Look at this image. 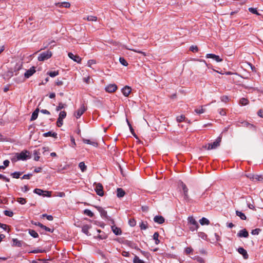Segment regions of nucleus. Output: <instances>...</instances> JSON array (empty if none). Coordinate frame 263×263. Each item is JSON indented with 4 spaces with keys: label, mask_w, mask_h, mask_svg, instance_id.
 <instances>
[{
    "label": "nucleus",
    "mask_w": 263,
    "mask_h": 263,
    "mask_svg": "<svg viewBox=\"0 0 263 263\" xmlns=\"http://www.w3.org/2000/svg\"><path fill=\"white\" fill-rule=\"evenodd\" d=\"M15 156L16 158H13L12 161H16V160H26V159L30 158V157L29 156V152L28 151H22L20 153H16Z\"/></svg>",
    "instance_id": "f257e3e1"
},
{
    "label": "nucleus",
    "mask_w": 263,
    "mask_h": 263,
    "mask_svg": "<svg viewBox=\"0 0 263 263\" xmlns=\"http://www.w3.org/2000/svg\"><path fill=\"white\" fill-rule=\"evenodd\" d=\"M52 56V52L49 50L40 53L38 57V60L39 61H44L48 60Z\"/></svg>",
    "instance_id": "f03ea898"
},
{
    "label": "nucleus",
    "mask_w": 263,
    "mask_h": 263,
    "mask_svg": "<svg viewBox=\"0 0 263 263\" xmlns=\"http://www.w3.org/2000/svg\"><path fill=\"white\" fill-rule=\"evenodd\" d=\"M187 220L189 223L191 225V226L190 227V230L191 231H194L198 228L199 225L193 217H189Z\"/></svg>",
    "instance_id": "7ed1b4c3"
},
{
    "label": "nucleus",
    "mask_w": 263,
    "mask_h": 263,
    "mask_svg": "<svg viewBox=\"0 0 263 263\" xmlns=\"http://www.w3.org/2000/svg\"><path fill=\"white\" fill-rule=\"evenodd\" d=\"M66 112L65 111H61L59 115V118L57 122V125L58 127H61L63 124V119L66 117Z\"/></svg>",
    "instance_id": "20e7f679"
},
{
    "label": "nucleus",
    "mask_w": 263,
    "mask_h": 263,
    "mask_svg": "<svg viewBox=\"0 0 263 263\" xmlns=\"http://www.w3.org/2000/svg\"><path fill=\"white\" fill-rule=\"evenodd\" d=\"M181 187L183 192V198L184 200L187 202H189L191 199L189 197V196L188 195V189L186 185L183 183V182H181Z\"/></svg>",
    "instance_id": "39448f33"
},
{
    "label": "nucleus",
    "mask_w": 263,
    "mask_h": 263,
    "mask_svg": "<svg viewBox=\"0 0 263 263\" xmlns=\"http://www.w3.org/2000/svg\"><path fill=\"white\" fill-rule=\"evenodd\" d=\"M94 186L96 193L100 196H103L104 195V191L102 184L100 183H95L94 184Z\"/></svg>",
    "instance_id": "423d86ee"
},
{
    "label": "nucleus",
    "mask_w": 263,
    "mask_h": 263,
    "mask_svg": "<svg viewBox=\"0 0 263 263\" xmlns=\"http://www.w3.org/2000/svg\"><path fill=\"white\" fill-rule=\"evenodd\" d=\"M87 108L84 104L81 105L80 108L78 109L74 114L77 119H79L86 110Z\"/></svg>",
    "instance_id": "0eeeda50"
},
{
    "label": "nucleus",
    "mask_w": 263,
    "mask_h": 263,
    "mask_svg": "<svg viewBox=\"0 0 263 263\" xmlns=\"http://www.w3.org/2000/svg\"><path fill=\"white\" fill-rule=\"evenodd\" d=\"M33 192L39 195H43V196L50 197L51 195V192L43 191L40 189H34Z\"/></svg>",
    "instance_id": "6e6552de"
},
{
    "label": "nucleus",
    "mask_w": 263,
    "mask_h": 263,
    "mask_svg": "<svg viewBox=\"0 0 263 263\" xmlns=\"http://www.w3.org/2000/svg\"><path fill=\"white\" fill-rule=\"evenodd\" d=\"M220 142H221V138L218 137V138H217V139L214 142H213L212 143L209 144L208 147V149H212L216 148L217 147H218L219 145Z\"/></svg>",
    "instance_id": "1a4fd4ad"
},
{
    "label": "nucleus",
    "mask_w": 263,
    "mask_h": 263,
    "mask_svg": "<svg viewBox=\"0 0 263 263\" xmlns=\"http://www.w3.org/2000/svg\"><path fill=\"white\" fill-rule=\"evenodd\" d=\"M35 72V67L33 66L31 67L29 69L26 70L25 73H24V76L25 78L28 79L32 76Z\"/></svg>",
    "instance_id": "9d476101"
},
{
    "label": "nucleus",
    "mask_w": 263,
    "mask_h": 263,
    "mask_svg": "<svg viewBox=\"0 0 263 263\" xmlns=\"http://www.w3.org/2000/svg\"><path fill=\"white\" fill-rule=\"evenodd\" d=\"M68 57L78 63H81L82 59L77 55H74L71 52H69L68 54Z\"/></svg>",
    "instance_id": "9b49d317"
},
{
    "label": "nucleus",
    "mask_w": 263,
    "mask_h": 263,
    "mask_svg": "<svg viewBox=\"0 0 263 263\" xmlns=\"http://www.w3.org/2000/svg\"><path fill=\"white\" fill-rule=\"evenodd\" d=\"M240 123L241 124V125L238 124V126H242L244 127H246L250 129L255 130V127L254 125L248 122L247 121H244L242 122H240Z\"/></svg>",
    "instance_id": "f8f14e48"
},
{
    "label": "nucleus",
    "mask_w": 263,
    "mask_h": 263,
    "mask_svg": "<svg viewBox=\"0 0 263 263\" xmlns=\"http://www.w3.org/2000/svg\"><path fill=\"white\" fill-rule=\"evenodd\" d=\"M117 89V86L116 84H109L105 88V90L108 92H114Z\"/></svg>",
    "instance_id": "ddd939ff"
},
{
    "label": "nucleus",
    "mask_w": 263,
    "mask_h": 263,
    "mask_svg": "<svg viewBox=\"0 0 263 263\" xmlns=\"http://www.w3.org/2000/svg\"><path fill=\"white\" fill-rule=\"evenodd\" d=\"M124 244L125 245H126V246L129 247L131 248L137 249V250L139 249L137 244L132 241L126 240L124 241Z\"/></svg>",
    "instance_id": "4468645a"
},
{
    "label": "nucleus",
    "mask_w": 263,
    "mask_h": 263,
    "mask_svg": "<svg viewBox=\"0 0 263 263\" xmlns=\"http://www.w3.org/2000/svg\"><path fill=\"white\" fill-rule=\"evenodd\" d=\"M237 251L243 256L244 259H247L249 257V255L247 251L242 247H239L237 249Z\"/></svg>",
    "instance_id": "2eb2a0df"
},
{
    "label": "nucleus",
    "mask_w": 263,
    "mask_h": 263,
    "mask_svg": "<svg viewBox=\"0 0 263 263\" xmlns=\"http://www.w3.org/2000/svg\"><path fill=\"white\" fill-rule=\"evenodd\" d=\"M132 89L128 86H125L122 89V92L125 97H128L131 92Z\"/></svg>",
    "instance_id": "dca6fc26"
},
{
    "label": "nucleus",
    "mask_w": 263,
    "mask_h": 263,
    "mask_svg": "<svg viewBox=\"0 0 263 263\" xmlns=\"http://www.w3.org/2000/svg\"><path fill=\"white\" fill-rule=\"evenodd\" d=\"M206 57L207 58L213 59V60H214L215 61H216V62H218L222 61V59L219 57V56L215 55L214 54H212V53L207 54Z\"/></svg>",
    "instance_id": "f3484780"
},
{
    "label": "nucleus",
    "mask_w": 263,
    "mask_h": 263,
    "mask_svg": "<svg viewBox=\"0 0 263 263\" xmlns=\"http://www.w3.org/2000/svg\"><path fill=\"white\" fill-rule=\"evenodd\" d=\"M249 236V233L246 229L240 230L237 233V236L239 237H245L247 238Z\"/></svg>",
    "instance_id": "a211bd4d"
},
{
    "label": "nucleus",
    "mask_w": 263,
    "mask_h": 263,
    "mask_svg": "<svg viewBox=\"0 0 263 263\" xmlns=\"http://www.w3.org/2000/svg\"><path fill=\"white\" fill-rule=\"evenodd\" d=\"M164 218L161 216H156L154 218V221L159 224H162L164 222Z\"/></svg>",
    "instance_id": "6ab92c4d"
},
{
    "label": "nucleus",
    "mask_w": 263,
    "mask_h": 263,
    "mask_svg": "<svg viewBox=\"0 0 263 263\" xmlns=\"http://www.w3.org/2000/svg\"><path fill=\"white\" fill-rule=\"evenodd\" d=\"M91 228V226L88 224L84 225L82 228V231L87 235H90L89 230Z\"/></svg>",
    "instance_id": "aec40b11"
},
{
    "label": "nucleus",
    "mask_w": 263,
    "mask_h": 263,
    "mask_svg": "<svg viewBox=\"0 0 263 263\" xmlns=\"http://www.w3.org/2000/svg\"><path fill=\"white\" fill-rule=\"evenodd\" d=\"M125 195V191L122 188L117 189V196L118 198H122Z\"/></svg>",
    "instance_id": "412c9836"
},
{
    "label": "nucleus",
    "mask_w": 263,
    "mask_h": 263,
    "mask_svg": "<svg viewBox=\"0 0 263 263\" xmlns=\"http://www.w3.org/2000/svg\"><path fill=\"white\" fill-rule=\"evenodd\" d=\"M96 208L100 212L101 216L102 217H106L107 216V212L104 210L102 207L96 206Z\"/></svg>",
    "instance_id": "4be33fe9"
},
{
    "label": "nucleus",
    "mask_w": 263,
    "mask_h": 263,
    "mask_svg": "<svg viewBox=\"0 0 263 263\" xmlns=\"http://www.w3.org/2000/svg\"><path fill=\"white\" fill-rule=\"evenodd\" d=\"M55 5L59 7L69 8L70 6V3L66 2L56 3Z\"/></svg>",
    "instance_id": "5701e85b"
},
{
    "label": "nucleus",
    "mask_w": 263,
    "mask_h": 263,
    "mask_svg": "<svg viewBox=\"0 0 263 263\" xmlns=\"http://www.w3.org/2000/svg\"><path fill=\"white\" fill-rule=\"evenodd\" d=\"M39 112V108H36L33 112V113L32 114V115H31V119H30L31 121H34V120H36L37 119V116H38Z\"/></svg>",
    "instance_id": "b1692460"
},
{
    "label": "nucleus",
    "mask_w": 263,
    "mask_h": 263,
    "mask_svg": "<svg viewBox=\"0 0 263 263\" xmlns=\"http://www.w3.org/2000/svg\"><path fill=\"white\" fill-rule=\"evenodd\" d=\"M83 19L84 20H87L90 22H96L97 21V17L95 16L90 15L87 16L86 17H84Z\"/></svg>",
    "instance_id": "393cba45"
},
{
    "label": "nucleus",
    "mask_w": 263,
    "mask_h": 263,
    "mask_svg": "<svg viewBox=\"0 0 263 263\" xmlns=\"http://www.w3.org/2000/svg\"><path fill=\"white\" fill-rule=\"evenodd\" d=\"M83 141L84 143H86V144H90V145H93V146L95 147H97L98 146V143L97 142H95V141H90V140L89 139H83Z\"/></svg>",
    "instance_id": "a878e982"
},
{
    "label": "nucleus",
    "mask_w": 263,
    "mask_h": 263,
    "mask_svg": "<svg viewBox=\"0 0 263 263\" xmlns=\"http://www.w3.org/2000/svg\"><path fill=\"white\" fill-rule=\"evenodd\" d=\"M111 229H112V231L113 233L115 235H119L121 234L122 232L120 228L116 227L115 226H112L111 227Z\"/></svg>",
    "instance_id": "bb28decb"
},
{
    "label": "nucleus",
    "mask_w": 263,
    "mask_h": 263,
    "mask_svg": "<svg viewBox=\"0 0 263 263\" xmlns=\"http://www.w3.org/2000/svg\"><path fill=\"white\" fill-rule=\"evenodd\" d=\"M57 136V134L56 133L52 132L51 131H49V132L45 133L43 134V136L45 137H47L50 136V137H53L56 138Z\"/></svg>",
    "instance_id": "cd10ccee"
},
{
    "label": "nucleus",
    "mask_w": 263,
    "mask_h": 263,
    "mask_svg": "<svg viewBox=\"0 0 263 263\" xmlns=\"http://www.w3.org/2000/svg\"><path fill=\"white\" fill-rule=\"evenodd\" d=\"M66 107L67 105L66 104L60 102L56 107V111H59L62 109L65 108Z\"/></svg>",
    "instance_id": "c85d7f7f"
},
{
    "label": "nucleus",
    "mask_w": 263,
    "mask_h": 263,
    "mask_svg": "<svg viewBox=\"0 0 263 263\" xmlns=\"http://www.w3.org/2000/svg\"><path fill=\"white\" fill-rule=\"evenodd\" d=\"M199 222L201 225H208L210 224V221L205 217H202L200 219Z\"/></svg>",
    "instance_id": "c756f323"
},
{
    "label": "nucleus",
    "mask_w": 263,
    "mask_h": 263,
    "mask_svg": "<svg viewBox=\"0 0 263 263\" xmlns=\"http://www.w3.org/2000/svg\"><path fill=\"white\" fill-rule=\"evenodd\" d=\"M29 234L33 238H37L39 237V235L37 232H36L34 230L32 229L28 230Z\"/></svg>",
    "instance_id": "7c9ffc66"
},
{
    "label": "nucleus",
    "mask_w": 263,
    "mask_h": 263,
    "mask_svg": "<svg viewBox=\"0 0 263 263\" xmlns=\"http://www.w3.org/2000/svg\"><path fill=\"white\" fill-rule=\"evenodd\" d=\"M13 245L17 247H21L22 246V242L21 241L18 240L16 238H13L12 239Z\"/></svg>",
    "instance_id": "2f4dec72"
},
{
    "label": "nucleus",
    "mask_w": 263,
    "mask_h": 263,
    "mask_svg": "<svg viewBox=\"0 0 263 263\" xmlns=\"http://www.w3.org/2000/svg\"><path fill=\"white\" fill-rule=\"evenodd\" d=\"M22 172H15L11 174V176L14 178H19L20 176L22 174Z\"/></svg>",
    "instance_id": "473e14b6"
},
{
    "label": "nucleus",
    "mask_w": 263,
    "mask_h": 263,
    "mask_svg": "<svg viewBox=\"0 0 263 263\" xmlns=\"http://www.w3.org/2000/svg\"><path fill=\"white\" fill-rule=\"evenodd\" d=\"M249 103V100L245 98H242L239 100V104L241 105H246Z\"/></svg>",
    "instance_id": "72a5a7b5"
},
{
    "label": "nucleus",
    "mask_w": 263,
    "mask_h": 263,
    "mask_svg": "<svg viewBox=\"0 0 263 263\" xmlns=\"http://www.w3.org/2000/svg\"><path fill=\"white\" fill-rule=\"evenodd\" d=\"M236 215L239 216L242 220L246 219V215L241 212L236 211Z\"/></svg>",
    "instance_id": "f704fd0d"
},
{
    "label": "nucleus",
    "mask_w": 263,
    "mask_h": 263,
    "mask_svg": "<svg viewBox=\"0 0 263 263\" xmlns=\"http://www.w3.org/2000/svg\"><path fill=\"white\" fill-rule=\"evenodd\" d=\"M79 167L81 169L82 172H85L86 170V166L85 165L84 162H81L79 164Z\"/></svg>",
    "instance_id": "c9c22d12"
},
{
    "label": "nucleus",
    "mask_w": 263,
    "mask_h": 263,
    "mask_svg": "<svg viewBox=\"0 0 263 263\" xmlns=\"http://www.w3.org/2000/svg\"><path fill=\"white\" fill-rule=\"evenodd\" d=\"M158 237H159V233L158 232H155L153 235V239L155 240V243L156 245L159 244L160 242Z\"/></svg>",
    "instance_id": "e433bc0d"
},
{
    "label": "nucleus",
    "mask_w": 263,
    "mask_h": 263,
    "mask_svg": "<svg viewBox=\"0 0 263 263\" xmlns=\"http://www.w3.org/2000/svg\"><path fill=\"white\" fill-rule=\"evenodd\" d=\"M98 233H102V234H99V235H98V237H99L100 239H104L106 238V237H107L106 235L104 233L102 232L101 231V230H98Z\"/></svg>",
    "instance_id": "4c0bfd02"
},
{
    "label": "nucleus",
    "mask_w": 263,
    "mask_h": 263,
    "mask_svg": "<svg viewBox=\"0 0 263 263\" xmlns=\"http://www.w3.org/2000/svg\"><path fill=\"white\" fill-rule=\"evenodd\" d=\"M134 263H144V261L140 259L139 257L136 255L135 256L133 259Z\"/></svg>",
    "instance_id": "58836bf2"
},
{
    "label": "nucleus",
    "mask_w": 263,
    "mask_h": 263,
    "mask_svg": "<svg viewBox=\"0 0 263 263\" xmlns=\"http://www.w3.org/2000/svg\"><path fill=\"white\" fill-rule=\"evenodd\" d=\"M84 213L90 217H92L94 215L93 213L88 209H85L84 211Z\"/></svg>",
    "instance_id": "ea45409f"
},
{
    "label": "nucleus",
    "mask_w": 263,
    "mask_h": 263,
    "mask_svg": "<svg viewBox=\"0 0 263 263\" xmlns=\"http://www.w3.org/2000/svg\"><path fill=\"white\" fill-rule=\"evenodd\" d=\"M185 117L184 115H181V116H178L176 118V120L179 123L184 121H185Z\"/></svg>",
    "instance_id": "a19ab883"
},
{
    "label": "nucleus",
    "mask_w": 263,
    "mask_h": 263,
    "mask_svg": "<svg viewBox=\"0 0 263 263\" xmlns=\"http://www.w3.org/2000/svg\"><path fill=\"white\" fill-rule=\"evenodd\" d=\"M47 74L51 77L53 78L59 74V72L58 71H50Z\"/></svg>",
    "instance_id": "79ce46f5"
},
{
    "label": "nucleus",
    "mask_w": 263,
    "mask_h": 263,
    "mask_svg": "<svg viewBox=\"0 0 263 263\" xmlns=\"http://www.w3.org/2000/svg\"><path fill=\"white\" fill-rule=\"evenodd\" d=\"M249 12L253 13V14H255L257 15H259L260 14L257 12V10L256 9V8H249Z\"/></svg>",
    "instance_id": "37998d69"
},
{
    "label": "nucleus",
    "mask_w": 263,
    "mask_h": 263,
    "mask_svg": "<svg viewBox=\"0 0 263 263\" xmlns=\"http://www.w3.org/2000/svg\"><path fill=\"white\" fill-rule=\"evenodd\" d=\"M16 200L18 202L22 205L25 204L26 203V200L24 198H18Z\"/></svg>",
    "instance_id": "c03bdc74"
},
{
    "label": "nucleus",
    "mask_w": 263,
    "mask_h": 263,
    "mask_svg": "<svg viewBox=\"0 0 263 263\" xmlns=\"http://www.w3.org/2000/svg\"><path fill=\"white\" fill-rule=\"evenodd\" d=\"M140 227L141 230H146L147 228V223L141 221L140 223Z\"/></svg>",
    "instance_id": "a18cd8bd"
},
{
    "label": "nucleus",
    "mask_w": 263,
    "mask_h": 263,
    "mask_svg": "<svg viewBox=\"0 0 263 263\" xmlns=\"http://www.w3.org/2000/svg\"><path fill=\"white\" fill-rule=\"evenodd\" d=\"M119 61L123 66H126L128 65V63L123 58H120Z\"/></svg>",
    "instance_id": "49530a36"
},
{
    "label": "nucleus",
    "mask_w": 263,
    "mask_h": 263,
    "mask_svg": "<svg viewBox=\"0 0 263 263\" xmlns=\"http://www.w3.org/2000/svg\"><path fill=\"white\" fill-rule=\"evenodd\" d=\"M128 223L131 227H134L136 224V221L134 219H130Z\"/></svg>",
    "instance_id": "de8ad7c7"
},
{
    "label": "nucleus",
    "mask_w": 263,
    "mask_h": 263,
    "mask_svg": "<svg viewBox=\"0 0 263 263\" xmlns=\"http://www.w3.org/2000/svg\"><path fill=\"white\" fill-rule=\"evenodd\" d=\"M205 111V110L202 108V106L201 107V108L200 109H195V112L198 114H202L203 112H204Z\"/></svg>",
    "instance_id": "09e8293b"
},
{
    "label": "nucleus",
    "mask_w": 263,
    "mask_h": 263,
    "mask_svg": "<svg viewBox=\"0 0 263 263\" xmlns=\"http://www.w3.org/2000/svg\"><path fill=\"white\" fill-rule=\"evenodd\" d=\"M4 214L6 216L9 217H12L13 215V213L11 211L5 210L4 211Z\"/></svg>",
    "instance_id": "8fccbe9b"
},
{
    "label": "nucleus",
    "mask_w": 263,
    "mask_h": 263,
    "mask_svg": "<svg viewBox=\"0 0 263 263\" xmlns=\"http://www.w3.org/2000/svg\"><path fill=\"white\" fill-rule=\"evenodd\" d=\"M198 236L200 238H202L203 239H206L207 238V235L203 232H199Z\"/></svg>",
    "instance_id": "3c124183"
},
{
    "label": "nucleus",
    "mask_w": 263,
    "mask_h": 263,
    "mask_svg": "<svg viewBox=\"0 0 263 263\" xmlns=\"http://www.w3.org/2000/svg\"><path fill=\"white\" fill-rule=\"evenodd\" d=\"M262 179V177L261 176H259V175H253V177H252V179L253 180H258V181H260V180H261Z\"/></svg>",
    "instance_id": "603ef678"
},
{
    "label": "nucleus",
    "mask_w": 263,
    "mask_h": 263,
    "mask_svg": "<svg viewBox=\"0 0 263 263\" xmlns=\"http://www.w3.org/2000/svg\"><path fill=\"white\" fill-rule=\"evenodd\" d=\"M127 124H128V126H129V127L131 133H132L134 137H136V138H137L136 135V134H135V133H134V129L133 128V127H132V125H131V124H130L129 123V122H128V120H127Z\"/></svg>",
    "instance_id": "864d4df0"
},
{
    "label": "nucleus",
    "mask_w": 263,
    "mask_h": 263,
    "mask_svg": "<svg viewBox=\"0 0 263 263\" xmlns=\"http://www.w3.org/2000/svg\"><path fill=\"white\" fill-rule=\"evenodd\" d=\"M45 252L44 250L42 249H35L31 251L30 253H43Z\"/></svg>",
    "instance_id": "5fc2aeb1"
},
{
    "label": "nucleus",
    "mask_w": 263,
    "mask_h": 263,
    "mask_svg": "<svg viewBox=\"0 0 263 263\" xmlns=\"http://www.w3.org/2000/svg\"><path fill=\"white\" fill-rule=\"evenodd\" d=\"M190 50L192 52H196L198 50V47L196 46H192L190 48Z\"/></svg>",
    "instance_id": "6e6d98bb"
},
{
    "label": "nucleus",
    "mask_w": 263,
    "mask_h": 263,
    "mask_svg": "<svg viewBox=\"0 0 263 263\" xmlns=\"http://www.w3.org/2000/svg\"><path fill=\"white\" fill-rule=\"evenodd\" d=\"M260 229H254V230H252V231H251V234L252 235H258L260 232Z\"/></svg>",
    "instance_id": "4d7b16f0"
},
{
    "label": "nucleus",
    "mask_w": 263,
    "mask_h": 263,
    "mask_svg": "<svg viewBox=\"0 0 263 263\" xmlns=\"http://www.w3.org/2000/svg\"><path fill=\"white\" fill-rule=\"evenodd\" d=\"M193 249L191 247H187L185 249V252L186 253V254L191 253V252H193Z\"/></svg>",
    "instance_id": "13d9d810"
},
{
    "label": "nucleus",
    "mask_w": 263,
    "mask_h": 263,
    "mask_svg": "<svg viewBox=\"0 0 263 263\" xmlns=\"http://www.w3.org/2000/svg\"><path fill=\"white\" fill-rule=\"evenodd\" d=\"M0 179H3L6 182H9L10 179L2 174H0Z\"/></svg>",
    "instance_id": "bf43d9fd"
},
{
    "label": "nucleus",
    "mask_w": 263,
    "mask_h": 263,
    "mask_svg": "<svg viewBox=\"0 0 263 263\" xmlns=\"http://www.w3.org/2000/svg\"><path fill=\"white\" fill-rule=\"evenodd\" d=\"M32 176L31 174H28L24 175L22 178V179H29L30 177Z\"/></svg>",
    "instance_id": "052dcab7"
},
{
    "label": "nucleus",
    "mask_w": 263,
    "mask_h": 263,
    "mask_svg": "<svg viewBox=\"0 0 263 263\" xmlns=\"http://www.w3.org/2000/svg\"><path fill=\"white\" fill-rule=\"evenodd\" d=\"M42 216L43 217H46V218L48 220H50V221H51L53 220V217L51 216V215H47L46 214H43L42 215Z\"/></svg>",
    "instance_id": "680f3d73"
},
{
    "label": "nucleus",
    "mask_w": 263,
    "mask_h": 263,
    "mask_svg": "<svg viewBox=\"0 0 263 263\" xmlns=\"http://www.w3.org/2000/svg\"><path fill=\"white\" fill-rule=\"evenodd\" d=\"M70 140H71V146L72 147H74L76 145V144L75 140H74V138L73 137H71Z\"/></svg>",
    "instance_id": "e2e57ef3"
},
{
    "label": "nucleus",
    "mask_w": 263,
    "mask_h": 263,
    "mask_svg": "<svg viewBox=\"0 0 263 263\" xmlns=\"http://www.w3.org/2000/svg\"><path fill=\"white\" fill-rule=\"evenodd\" d=\"M22 67V65L21 64H17L15 67V70L18 71Z\"/></svg>",
    "instance_id": "0e129e2a"
},
{
    "label": "nucleus",
    "mask_w": 263,
    "mask_h": 263,
    "mask_svg": "<svg viewBox=\"0 0 263 263\" xmlns=\"http://www.w3.org/2000/svg\"><path fill=\"white\" fill-rule=\"evenodd\" d=\"M219 113L221 116H225L226 115V112L223 109H220L219 110Z\"/></svg>",
    "instance_id": "69168bd1"
},
{
    "label": "nucleus",
    "mask_w": 263,
    "mask_h": 263,
    "mask_svg": "<svg viewBox=\"0 0 263 263\" xmlns=\"http://www.w3.org/2000/svg\"><path fill=\"white\" fill-rule=\"evenodd\" d=\"M29 190V187L27 185H25L22 188V191L24 192H26Z\"/></svg>",
    "instance_id": "338daca9"
},
{
    "label": "nucleus",
    "mask_w": 263,
    "mask_h": 263,
    "mask_svg": "<svg viewBox=\"0 0 263 263\" xmlns=\"http://www.w3.org/2000/svg\"><path fill=\"white\" fill-rule=\"evenodd\" d=\"M257 115H258V116H259L260 117H261V118H263V110H262L261 109H260L258 112H257Z\"/></svg>",
    "instance_id": "774afa93"
}]
</instances>
